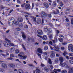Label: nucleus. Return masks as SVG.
<instances>
[{"label":"nucleus","mask_w":73,"mask_h":73,"mask_svg":"<svg viewBox=\"0 0 73 73\" xmlns=\"http://www.w3.org/2000/svg\"><path fill=\"white\" fill-rule=\"evenodd\" d=\"M5 40L6 42H4V45L5 46L8 47L10 46L9 44L11 42V41L7 38H5Z\"/></svg>","instance_id":"f257e3e1"},{"label":"nucleus","mask_w":73,"mask_h":73,"mask_svg":"<svg viewBox=\"0 0 73 73\" xmlns=\"http://www.w3.org/2000/svg\"><path fill=\"white\" fill-rule=\"evenodd\" d=\"M60 65L62 67L64 66L65 67V68L67 69H70V66H68V65L66 64L65 63H62V62H61L60 63Z\"/></svg>","instance_id":"f03ea898"},{"label":"nucleus","mask_w":73,"mask_h":73,"mask_svg":"<svg viewBox=\"0 0 73 73\" xmlns=\"http://www.w3.org/2000/svg\"><path fill=\"white\" fill-rule=\"evenodd\" d=\"M68 49L69 51L71 50V52L73 53V46L72 44H70L69 45Z\"/></svg>","instance_id":"7ed1b4c3"},{"label":"nucleus","mask_w":73,"mask_h":73,"mask_svg":"<svg viewBox=\"0 0 73 73\" xmlns=\"http://www.w3.org/2000/svg\"><path fill=\"white\" fill-rule=\"evenodd\" d=\"M50 57L51 58H54L55 57V53L53 51H51L50 52Z\"/></svg>","instance_id":"20e7f679"},{"label":"nucleus","mask_w":73,"mask_h":73,"mask_svg":"<svg viewBox=\"0 0 73 73\" xmlns=\"http://www.w3.org/2000/svg\"><path fill=\"white\" fill-rule=\"evenodd\" d=\"M18 56L21 57L22 60H25V59L27 58V56H22L20 54H18Z\"/></svg>","instance_id":"39448f33"},{"label":"nucleus","mask_w":73,"mask_h":73,"mask_svg":"<svg viewBox=\"0 0 73 73\" xmlns=\"http://www.w3.org/2000/svg\"><path fill=\"white\" fill-rule=\"evenodd\" d=\"M31 6L30 4H27L25 5V8L26 9H30V7Z\"/></svg>","instance_id":"423d86ee"},{"label":"nucleus","mask_w":73,"mask_h":73,"mask_svg":"<svg viewBox=\"0 0 73 73\" xmlns=\"http://www.w3.org/2000/svg\"><path fill=\"white\" fill-rule=\"evenodd\" d=\"M9 66H10V67H11V68H15V67H16V66H15V64L14 63H10L9 64Z\"/></svg>","instance_id":"0eeeda50"},{"label":"nucleus","mask_w":73,"mask_h":73,"mask_svg":"<svg viewBox=\"0 0 73 73\" xmlns=\"http://www.w3.org/2000/svg\"><path fill=\"white\" fill-rule=\"evenodd\" d=\"M57 72H61V70L60 69H54V72L55 73H57Z\"/></svg>","instance_id":"6e6552de"},{"label":"nucleus","mask_w":73,"mask_h":73,"mask_svg":"<svg viewBox=\"0 0 73 73\" xmlns=\"http://www.w3.org/2000/svg\"><path fill=\"white\" fill-rule=\"evenodd\" d=\"M36 23L38 24H40L41 23V21L40 18H38L37 19L36 21Z\"/></svg>","instance_id":"1a4fd4ad"},{"label":"nucleus","mask_w":73,"mask_h":73,"mask_svg":"<svg viewBox=\"0 0 73 73\" xmlns=\"http://www.w3.org/2000/svg\"><path fill=\"white\" fill-rule=\"evenodd\" d=\"M41 15L42 17L43 16H44V17H46L47 16V14L44 12H42L41 13Z\"/></svg>","instance_id":"9d476101"},{"label":"nucleus","mask_w":73,"mask_h":73,"mask_svg":"<svg viewBox=\"0 0 73 73\" xmlns=\"http://www.w3.org/2000/svg\"><path fill=\"white\" fill-rule=\"evenodd\" d=\"M37 32L38 35H41L42 34V31L41 30H38L37 31Z\"/></svg>","instance_id":"9b49d317"},{"label":"nucleus","mask_w":73,"mask_h":73,"mask_svg":"<svg viewBox=\"0 0 73 73\" xmlns=\"http://www.w3.org/2000/svg\"><path fill=\"white\" fill-rule=\"evenodd\" d=\"M21 33L22 34L23 38L24 40H25V38H26V37L25 34H24V33L23 32H22Z\"/></svg>","instance_id":"f8f14e48"},{"label":"nucleus","mask_w":73,"mask_h":73,"mask_svg":"<svg viewBox=\"0 0 73 73\" xmlns=\"http://www.w3.org/2000/svg\"><path fill=\"white\" fill-rule=\"evenodd\" d=\"M9 21H11V23H14V22H15V19L14 18H11L9 19Z\"/></svg>","instance_id":"ddd939ff"},{"label":"nucleus","mask_w":73,"mask_h":73,"mask_svg":"<svg viewBox=\"0 0 73 73\" xmlns=\"http://www.w3.org/2000/svg\"><path fill=\"white\" fill-rule=\"evenodd\" d=\"M1 66L3 68H7V64L5 63H2Z\"/></svg>","instance_id":"4468645a"},{"label":"nucleus","mask_w":73,"mask_h":73,"mask_svg":"<svg viewBox=\"0 0 73 73\" xmlns=\"http://www.w3.org/2000/svg\"><path fill=\"white\" fill-rule=\"evenodd\" d=\"M37 52L39 53H42V51L41 48H39L37 49Z\"/></svg>","instance_id":"2eb2a0df"},{"label":"nucleus","mask_w":73,"mask_h":73,"mask_svg":"<svg viewBox=\"0 0 73 73\" xmlns=\"http://www.w3.org/2000/svg\"><path fill=\"white\" fill-rule=\"evenodd\" d=\"M17 21H18L19 22L21 23V22L23 21V19L21 17L17 19Z\"/></svg>","instance_id":"dca6fc26"},{"label":"nucleus","mask_w":73,"mask_h":73,"mask_svg":"<svg viewBox=\"0 0 73 73\" xmlns=\"http://www.w3.org/2000/svg\"><path fill=\"white\" fill-rule=\"evenodd\" d=\"M43 5L45 8H48L49 7V5H48V4L47 3H44Z\"/></svg>","instance_id":"f3484780"},{"label":"nucleus","mask_w":73,"mask_h":73,"mask_svg":"<svg viewBox=\"0 0 73 73\" xmlns=\"http://www.w3.org/2000/svg\"><path fill=\"white\" fill-rule=\"evenodd\" d=\"M68 73H73V67L72 68H69Z\"/></svg>","instance_id":"a211bd4d"},{"label":"nucleus","mask_w":73,"mask_h":73,"mask_svg":"<svg viewBox=\"0 0 73 73\" xmlns=\"http://www.w3.org/2000/svg\"><path fill=\"white\" fill-rule=\"evenodd\" d=\"M59 60L60 61V63L63 62V61H64L63 58L62 57H60L59 58Z\"/></svg>","instance_id":"6ab92c4d"},{"label":"nucleus","mask_w":73,"mask_h":73,"mask_svg":"<svg viewBox=\"0 0 73 73\" xmlns=\"http://www.w3.org/2000/svg\"><path fill=\"white\" fill-rule=\"evenodd\" d=\"M17 73H24V71L21 69L18 70Z\"/></svg>","instance_id":"aec40b11"},{"label":"nucleus","mask_w":73,"mask_h":73,"mask_svg":"<svg viewBox=\"0 0 73 73\" xmlns=\"http://www.w3.org/2000/svg\"><path fill=\"white\" fill-rule=\"evenodd\" d=\"M54 39L55 40H53L52 41L53 43H56V42H57V38L56 36L55 37Z\"/></svg>","instance_id":"412c9836"},{"label":"nucleus","mask_w":73,"mask_h":73,"mask_svg":"<svg viewBox=\"0 0 73 73\" xmlns=\"http://www.w3.org/2000/svg\"><path fill=\"white\" fill-rule=\"evenodd\" d=\"M15 49L14 48H10V51L11 52H14L15 51Z\"/></svg>","instance_id":"4be33fe9"},{"label":"nucleus","mask_w":73,"mask_h":73,"mask_svg":"<svg viewBox=\"0 0 73 73\" xmlns=\"http://www.w3.org/2000/svg\"><path fill=\"white\" fill-rule=\"evenodd\" d=\"M20 52V50L18 49H17L15 50V53L16 54H18V53Z\"/></svg>","instance_id":"5701e85b"},{"label":"nucleus","mask_w":73,"mask_h":73,"mask_svg":"<svg viewBox=\"0 0 73 73\" xmlns=\"http://www.w3.org/2000/svg\"><path fill=\"white\" fill-rule=\"evenodd\" d=\"M59 4H60V7H63V5H64V4H63V3L62 2L60 1L59 2Z\"/></svg>","instance_id":"b1692460"},{"label":"nucleus","mask_w":73,"mask_h":73,"mask_svg":"<svg viewBox=\"0 0 73 73\" xmlns=\"http://www.w3.org/2000/svg\"><path fill=\"white\" fill-rule=\"evenodd\" d=\"M46 44H50V45H52V41H50L49 42V41H47L46 43Z\"/></svg>","instance_id":"393cba45"},{"label":"nucleus","mask_w":73,"mask_h":73,"mask_svg":"<svg viewBox=\"0 0 73 73\" xmlns=\"http://www.w3.org/2000/svg\"><path fill=\"white\" fill-rule=\"evenodd\" d=\"M36 73H40V70L38 69L37 68V67H36Z\"/></svg>","instance_id":"a878e982"},{"label":"nucleus","mask_w":73,"mask_h":73,"mask_svg":"<svg viewBox=\"0 0 73 73\" xmlns=\"http://www.w3.org/2000/svg\"><path fill=\"white\" fill-rule=\"evenodd\" d=\"M56 2L55 1H54L53 2L52 4V5L53 7H56Z\"/></svg>","instance_id":"bb28decb"},{"label":"nucleus","mask_w":73,"mask_h":73,"mask_svg":"<svg viewBox=\"0 0 73 73\" xmlns=\"http://www.w3.org/2000/svg\"><path fill=\"white\" fill-rule=\"evenodd\" d=\"M47 39V37L46 35H44L43 38V40H46Z\"/></svg>","instance_id":"cd10ccee"},{"label":"nucleus","mask_w":73,"mask_h":73,"mask_svg":"<svg viewBox=\"0 0 73 73\" xmlns=\"http://www.w3.org/2000/svg\"><path fill=\"white\" fill-rule=\"evenodd\" d=\"M48 64H52V61H51V60L49 59L48 60Z\"/></svg>","instance_id":"c85d7f7f"},{"label":"nucleus","mask_w":73,"mask_h":73,"mask_svg":"<svg viewBox=\"0 0 73 73\" xmlns=\"http://www.w3.org/2000/svg\"><path fill=\"white\" fill-rule=\"evenodd\" d=\"M48 30V27H44V31L45 32H47Z\"/></svg>","instance_id":"c756f323"},{"label":"nucleus","mask_w":73,"mask_h":73,"mask_svg":"<svg viewBox=\"0 0 73 73\" xmlns=\"http://www.w3.org/2000/svg\"><path fill=\"white\" fill-rule=\"evenodd\" d=\"M9 25H12L13 24V23L11 22V21H9V23H8Z\"/></svg>","instance_id":"7c9ffc66"},{"label":"nucleus","mask_w":73,"mask_h":73,"mask_svg":"<svg viewBox=\"0 0 73 73\" xmlns=\"http://www.w3.org/2000/svg\"><path fill=\"white\" fill-rule=\"evenodd\" d=\"M23 26V23H21L19 25V27L20 28H22Z\"/></svg>","instance_id":"2f4dec72"},{"label":"nucleus","mask_w":73,"mask_h":73,"mask_svg":"<svg viewBox=\"0 0 73 73\" xmlns=\"http://www.w3.org/2000/svg\"><path fill=\"white\" fill-rule=\"evenodd\" d=\"M55 63L56 64H57V63H58V58H56L55 59Z\"/></svg>","instance_id":"473e14b6"},{"label":"nucleus","mask_w":73,"mask_h":73,"mask_svg":"<svg viewBox=\"0 0 73 73\" xmlns=\"http://www.w3.org/2000/svg\"><path fill=\"white\" fill-rule=\"evenodd\" d=\"M47 16L49 18H51L52 17V14H47Z\"/></svg>","instance_id":"72a5a7b5"},{"label":"nucleus","mask_w":73,"mask_h":73,"mask_svg":"<svg viewBox=\"0 0 73 73\" xmlns=\"http://www.w3.org/2000/svg\"><path fill=\"white\" fill-rule=\"evenodd\" d=\"M44 49L45 50H48V46H44Z\"/></svg>","instance_id":"f704fd0d"},{"label":"nucleus","mask_w":73,"mask_h":73,"mask_svg":"<svg viewBox=\"0 0 73 73\" xmlns=\"http://www.w3.org/2000/svg\"><path fill=\"white\" fill-rule=\"evenodd\" d=\"M69 62L70 64H73V60L72 59H70L69 60Z\"/></svg>","instance_id":"c9c22d12"},{"label":"nucleus","mask_w":73,"mask_h":73,"mask_svg":"<svg viewBox=\"0 0 73 73\" xmlns=\"http://www.w3.org/2000/svg\"><path fill=\"white\" fill-rule=\"evenodd\" d=\"M67 71L65 70H64L62 71V73H66Z\"/></svg>","instance_id":"e433bc0d"},{"label":"nucleus","mask_w":73,"mask_h":73,"mask_svg":"<svg viewBox=\"0 0 73 73\" xmlns=\"http://www.w3.org/2000/svg\"><path fill=\"white\" fill-rule=\"evenodd\" d=\"M14 24H15V25H18L19 24V23L18 21H16L14 23Z\"/></svg>","instance_id":"4c0bfd02"},{"label":"nucleus","mask_w":73,"mask_h":73,"mask_svg":"<svg viewBox=\"0 0 73 73\" xmlns=\"http://www.w3.org/2000/svg\"><path fill=\"white\" fill-rule=\"evenodd\" d=\"M54 49H55V50H56V51H58V50H56V49H58V50H59V48L58 47H54Z\"/></svg>","instance_id":"58836bf2"},{"label":"nucleus","mask_w":73,"mask_h":73,"mask_svg":"<svg viewBox=\"0 0 73 73\" xmlns=\"http://www.w3.org/2000/svg\"><path fill=\"white\" fill-rule=\"evenodd\" d=\"M22 46L24 50H26V48H25V46H24V45L22 44Z\"/></svg>","instance_id":"ea45409f"},{"label":"nucleus","mask_w":73,"mask_h":73,"mask_svg":"<svg viewBox=\"0 0 73 73\" xmlns=\"http://www.w3.org/2000/svg\"><path fill=\"white\" fill-rule=\"evenodd\" d=\"M67 54L68 53H67V52H66V51H64V53L63 54V55L65 57L66 56V54Z\"/></svg>","instance_id":"a19ab883"},{"label":"nucleus","mask_w":73,"mask_h":73,"mask_svg":"<svg viewBox=\"0 0 73 73\" xmlns=\"http://www.w3.org/2000/svg\"><path fill=\"white\" fill-rule=\"evenodd\" d=\"M69 56H70L71 57H73V53H70L69 54Z\"/></svg>","instance_id":"79ce46f5"},{"label":"nucleus","mask_w":73,"mask_h":73,"mask_svg":"<svg viewBox=\"0 0 73 73\" xmlns=\"http://www.w3.org/2000/svg\"><path fill=\"white\" fill-rule=\"evenodd\" d=\"M16 30L17 31H20L21 30V29H20V28L19 27H17L16 29Z\"/></svg>","instance_id":"37998d69"},{"label":"nucleus","mask_w":73,"mask_h":73,"mask_svg":"<svg viewBox=\"0 0 73 73\" xmlns=\"http://www.w3.org/2000/svg\"><path fill=\"white\" fill-rule=\"evenodd\" d=\"M28 65L29 66H33V67H35V66L32 64H28Z\"/></svg>","instance_id":"c03bdc74"},{"label":"nucleus","mask_w":73,"mask_h":73,"mask_svg":"<svg viewBox=\"0 0 73 73\" xmlns=\"http://www.w3.org/2000/svg\"><path fill=\"white\" fill-rule=\"evenodd\" d=\"M50 48L51 50H56V49H54V47L53 48L52 47L50 46Z\"/></svg>","instance_id":"a18cd8bd"},{"label":"nucleus","mask_w":73,"mask_h":73,"mask_svg":"<svg viewBox=\"0 0 73 73\" xmlns=\"http://www.w3.org/2000/svg\"><path fill=\"white\" fill-rule=\"evenodd\" d=\"M50 38H52L53 37V36L52 35V34H50L49 36H48Z\"/></svg>","instance_id":"49530a36"},{"label":"nucleus","mask_w":73,"mask_h":73,"mask_svg":"<svg viewBox=\"0 0 73 73\" xmlns=\"http://www.w3.org/2000/svg\"><path fill=\"white\" fill-rule=\"evenodd\" d=\"M0 7L1 9H3L5 8V7L3 6L2 5H1Z\"/></svg>","instance_id":"de8ad7c7"},{"label":"nucleus","mask_w":73,"mask_h":73,"mask_svg":"<svg viewBox=\"0 0 73 73\" xmlns=\"http://www.w3.org/2000/svg\"><path fill=\"white\" fill-rule=\"evenodd\" d=\"M59 37H60V38H64V36L63 35H59Z\"/></svg>","instance_id":"09e8293b"},{"label":"nucleus","mask_w":73,"mask_h":73,"mask_svg":"<svg viewBox=\"0 0 73 73\" xmlns=\"http://www.w3.org/2000/svg\"><path fill=\"white\" fill-rule=\"evenodd\" d=\"M58 39L59 40V41L60 42H63V40H62V39L60 38H58Z\"/></svg>","instance_id":"8fccbe9b"},{"label":"nucleus","mask_w":73,"mask_h":73,"mask_svg":"<svg viewBox=\"0 0 73 73\" xmlns=\"http://www.w3.org/2000/svg\"><path fill=\"white\" fill-rule=\"evenodd\" d=\"M4 72V70L1 68H0V72Z\"/></svg>","instance_id":"3c124183"},{"label":"nucleus","mask_w":73,"mask_h":73,"mask_svg":"<svg viewBox=\"0 0 73 73\" xmlns=\"http://www.w3.org/2000/svg\"><path fill=\"white\" fill-rule=\"evenodd\" d=\"M60 13V11H59V10L58 9L56 10V15L57 14H59Z\"/></svg>","instance_id":"603ef678"},{"label":"nucleus","mask_w":73,"mask_h":73,"mask_svg":"<svg viewBox=\"0 0 73 73\" xmlns=\"http://www.w3.org/2000/svg\"><path fill=\"white\" fill-rule=\"evenodd\" d=\"M56 32H57V34H56V36H58V33H60V31H59L56 30Z\"/></svg>","instance_id":"864d4df0"},{"label":"nucleus","mask_w":73,"mask_h":73,"mask_svg":"<svg viewBox=\"0 0 73 73\" xmlns=\"http://www.w3.org/2000/svg\"><path fill=\"white\" fill-rule=\"evenodd\" d=\"M48 31L50 33H51L52 32V30L51 29L49 28L48 29Z\"/></svg>","instance_id":"5fc2aeb1"},{"label":"nucleus","mask_w":73,"mask_h":73,"mask_svg":"<svg viewBox=\"0 0 73 73\" xmlns=\"http://www.w3.org/2000/svg\"><path fill=\"white\" fill-rule=\"evenodd\" d=\"M13 58H12L10 57L7 58V60H12Z\"/></svg>","instance_id":"6e6d98bb"},{"label":"nucleus","mask_w":73,"mask_h":73,"mask_svg":"<svg viewBox=\"0 0 73 73\" xmlns=\"http://www.w3.org/2000/svg\"><path fill=\"white\" fill-rule=\"evenodd\" d=\"M24 28L26 29H28V26L27 25H25L24 26Z\"/></svg>","instance_id":"4d7b16f0"},{"label":"nucleus","mask_w":73,"mask_h":73,"mask_svg":"<svg viewBox=\"0 0 73 73\" xmlns=\"http://www.w3.org/2000/svg\"><path fill=\"white\" fill-rule=\"evenodd\" d=\"M61 49L62 50H65V47H62L61 48Z\"/></svg>","instance_id":"13d9d810"},{"label":"nucleus","mask_w":73,"mask_h":73,"mask_svg":"<svg viewBox=\"0 0 73 73\" xmlns=\"http://www.w3.org/2000/svg\"><path fill=\"white\" fill-rule=\"evenodd\" d=\"M10 56L11 57H15V55H14L13 54H11L10 55Z\"/></svg>","instance_id":"bf43d9fd"},{"label":"nucleus","mask_w":73,"mask_h":73,"mask_svg":"<svg viewBox=\"0 0 73 73\" xmlns=\"http://www.w3.org/2000/svg\"><path fill=\"white\" fill-rule=\"evenodd\" d=\"M37 54L38 56H39V57H40V58L41 59V54L39 53H38Z\"/></svg>","instance_id":"052dcab7"},{"label":"nucleus","mask_w":73,"mask_h":73,"mask_svg":"<svg viewBox=\"0 0 73 73\" xmlns=\"http://www.w3.org/2000/svg\"><path fill=\"white\" fill-rule=\"evenodd\" d=\"M13 9H12L11 10H10V11L9 12V13H11L13 11Z\"/></svg>","instance_id":"680f3d73"},{"label":"nucleus","mask_w":73,"mask_h":73,"mask_svg":"<svg viewBox=\"0 0 73 73\" xmlns=\"http://www.w3.org/2000/svg\"><path fill=\"white\" fill-rule=\"evenodd\" d=\"M17 3H18V4H21V2L20 1V0H17Z\"/></svg>","instance_id":"e2e57ef3"},{"label":"nucleus","mask_w":73,"mask_h":73,"mask_svg":"<svg viewBox=\"0 0 73 73\" xmlns=\"http://www.w3.org/2000/svg\"><path fill=\"white\" fill-rule=\"evenodd\" d=\"M44 70L46 72H48V71H49V69H47L46 68H44Z\"/></svg>","instance_id":"0e129e2a"},{"label":"nucleus","mask_w":73,"mask_h":73,"mask_svg":"<svg viewBox=\"0 0 73 73\" xmlns=\"http://www.w3.org/2000/svg\"><path fill=\"white\" fill-rule=\"evenodd\" d=\"M44 59L46 60H48V56H45L44 58Z\"/></svg>","instance_id":"69168bd1"},{"label":"nucleus","mask_w":73,"mask_h":73,"mask_svg":"<svg viewBox=\"0 0 73 73\" xmlns=\"http://www.w3.org/2000/svg\"><path fill=\"white\" fill-rule=\"evenodd\" d=\"M66 26H69L70 25V23H66Z\"/></svg>","instance_id":"338daca9"},{"label":"nucleus","mask_w":73,"mask_h":73,"mask_svg":"<svg viewBox=\"0 0 73 73\" xmlns=\"http://www.w3.org/2000/svg\"><path fill=\"white\" fill-rule=\"evenodd\" d=\"M33 21H36V17L35 18L33 17Z\"/></svg>","instance_id":"774afa93"}]
</instances>
